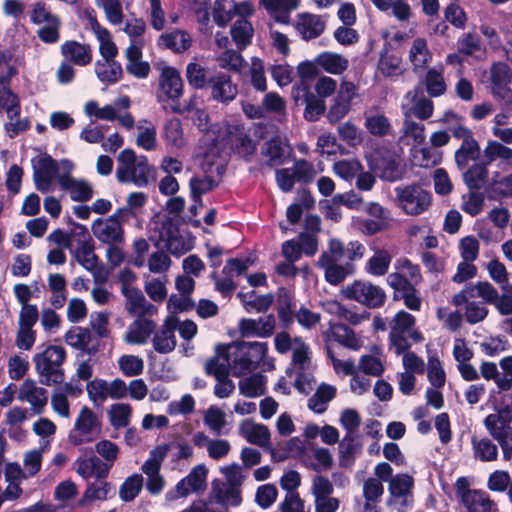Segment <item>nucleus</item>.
Masks as SVG:
<instances>
[{
    "instance_id": "nucleus-59",
    "label": "nucleus",
    "mask_w": 512,
    "mask_h": 512,
    "mask_svg": "<svg viewBox=\"0 0 512 512\" xmlns=\"http://www.w3.org/2000/svg\"><path fill=\"white\" fill-rule=\"evenodd\" d=\"M332 339L328 346L341 347V351H350L352 348V332L349 325L336 323L331 326Z\"/></svg>"
},
{
    "instance_id": "nucleus-44",
    "label": "nucleus",
    "mask_w": 512,
    "mask_h": 512,
    "mask_svg": "<svg viewBox=\"0 0 512 512\" xmlns=\"http://www.w3.org/2000/svg\"><path fill=\"white\" fill-rule=\"evenodd\" d=\"M315 63L330 74H341L349 66V60L333 52H323L315 58Z\"/></svg>"
},
{
    "instance_id": "nucleus-58",
    "label": "nucleus",
    "mask_w": 512,
    "mask_h": 512,
    "mask_svg": "<svg viewBox=\"0 0 512 512\" xmlns=\"http://www.w3.org/2000/svg\"><path fill=\"white\" fill-rule=\"evenodd\" d=\"M0 107L6 110L8 118L19 116V101L15 94L8 88L7 81L0 80Z\"/></svg>"
},
{
    "instance_id": "nucleus-31",
    "label": "nucleus",
    "mask_w": 512,
    "mask_h": 512,
    "mask_svg": "<svg viewBox=\"0 0 512 512\" xmlns=\"http://www.w3.org/2000/svg\"><path fill=\"white\" fill-rule=\"evenodd\" d=\"M61 53L68 61L78 66H86L92 61V50L88 44L66 41L61 46Z\"/></svg>"
},
{
    "instance_id": "nucleus-7",
    "label": "nucleus",
    "mask_w": 512,
    "mask_h": 512,
    "mask_svg": "<svg viewBox=\"0 0 512 512\" xmlns=\"http://www.w3.org/2000/svg\"><path fill=\"white\" fill-rule=\"evenodd\" d=\"M184 82L180 72L171 66L161 68L158 78L157 100L164 110H168L170 105L179 101L183 95Z\"/></svg>"
},
{
    "instance_id": "nucleus-30",
    "label": "nucleus",
    "mask_w": 512,
    "mask_h": 512,
    "mask_svg": "<svg viewBox=\"0 0 512 512\" xmlns=\"http://www.w3.org/2000/svg\"><path fill=\"white\" fill-rule=\"evenodd\" d=\"M352 83L346 79L342 80L335 103L329 110L328 118L331 122L340 121L351 108Z\"/></svg>"
},
{
    "instance_id": "nucleus-62",
    "label": "nucleus",
    "mask_w": 512,
    "mask_h": 512,
    "mask_svg": "<svg viewBox=\"0 0 512 512\" xmlns=\"http://www.w3.org/2000/svg\"><path fill=\"white\" fill-rule=\"evenodd\" d=\"M86 391L89 400L96 406H101L108 398V381L94 379L87 383Z\"/></svg>"
},
{
    "instance_id": "nucleus-49",
    "label": "nucleus",
    "mask_w": 512,
    "mask_h": 512,
    "mask_svg": "<svg viewBox=\"0 0 512 512\" xmlns=\"http://www.w3.org/2000/svg\"><path fill=\"white\" fill-rule=\"evenodd\" d=\"M480 156V146L476 140L462 141L461 146L455 152V162L460 170H464L469 161L477 160Z\"/></svg>"
},
{
    "instance_id": "nucleus-37",
    "label": "nucleus",
    "mask_w": 512,
    "mask_h": 512,
    "mask_svg": "<svg viewBox=\"0 0 512 512\" xmlns=\"http://www.w3.org/2000/svg\"><path fill=\"white\" fill-rule=\"evenodd\" d=\"M341 425L347 430V435L339 443V463L343 467H349L352 461V410L346 409L340 416Z\"/></svg>"
},
{
    "instance_id": "nucleus-29",
    "label": "nucleus",
    "mask_w": 512,
    "mask_h": 512,
    "mask_svg": "<svg viewBox=\"0 0 512 512\" xmlns=\"http://www.w3.org/2000/svg\"><path fill=\"white\" fill-rule=\"evenodd\" d=\"M137 317L138 318L131 323L125 332L124 340L128 344H145L156 328L154 321L144 316Z\"/></svg>"
},
{
    "instance_id": "nucleus-46",
    "label": "nucleus",
    "mask_w": 512,
    "mask_h": 512,
    "mask_svg": "<svg viewBox=\"0 0 512 512\" xmlns=\"http://www.w3.org/2000/svg\"><path fill=\"white\" fill-rule=\"evenodd\" d=\"M95 73L104 83H115L122 76V67L115 58L98 60L95 63Z\"/></svg>"
},
{
    "instance_id": "nucleus-23",
    "label": "nucleus",
    "mask_w": 512,
    "mask_h": 512,
    "mask_svg": "<svg viewBox=\"0 0 512 512\" xmlns=\"http://www.w3.org/2000/svg\"><path fill=\"white\" fill-rule=\"evenodd\" d=\"M326 27V21L321 15L304 12L297 15L296 30L305 40L320 36Z\"/></svg>"
},
{
    "instance_id": "nucleus-1",
    "label": "nucleus",
    "mask_w": 512,
    "mask_h": 512,
    "mask_svg": "<svg viewBox=\"0 0 512 512\" xmlns=\"http://www.w3.org/2000/svg\"><path fill=\"white\" fill-rule=\"evenodd\" d=\"M116 178L120 183H133L137 187L148 184L153 167L146 156H137L134 150H122L117 157Z\"/></svg>"
},
{
    "instance_id": "nucleus-63",
    "label": "nucleus",
    "mask_w": 512,
    "mask_h": 512,
    "mask_svg": "<svg viewBox=\"0 0 512 512\" xmlns=\"http://www.w3.org/2000/svg\"><path fill=\"white\" fill-rule=\"evenodd\" d=\"M414 487V479L411 475L402 473L394 476L389 482L391 497L410 495Z\"/></svg>"
},
{
    "instance_id": "nucleus-32",
    "label": "nucleus",
    "mask_w": 512,
    "mask_h": 512,
    "mask_svg": "<svg viewBox=\"0 0 512 512\" xmlns=\"http://www.w3.org/2000/svg\"><path fill=\"white\" fill-rule=\"evenodd\" d=\"M287 139L274 137L264 143L262 153L268 158L269 165H280L291 152Z\"/></svg>"
},
{
    "instance_id": "nucleus-38",
    "label": "nucleus",
    "mask_w": 512,
    "mask_h": 512,
    "mask_svg": "<svg viewBox=\"0 0 512 512\" xmlns=\"http://www.w3.org/2000/svg\"><path fill=\"white\" fill-rule=\"evenodd\" d=\"M125 55L128 60L126 64L128 73L140 79H144L149 75L150 66L147 62L142 61L140 45L136 43L130 44L125 51Z\"/></svg>"
},
{
    "instance_id": "nucleus-13",
    "label": "nucleus",
    "mask_w": 512,
    "mask_h": 512,
    "mask_svg": "<svg viewBox=\"0 0 512 512\" xmlns=\"http://www.w3.org/2000/svg\"><path fill=\"white\" fill-rule=\"evenodd\" d=\"M17 399L30 405L33 414L39 415L44 412L48 402V392L45 388L38 386L33 379L24 380L18 390Z\"/></svg>"
},
{
    "instance_id": "nucleus-33",
    "label": "nucleus",
    "mask_w": 512,
    "mask_h": 512,
    "mask_svg": "<svg viewBox=\"0 0 512 512\" xmlns=\"http://www.w3.org/2000/svg\"><path fill=\"white\" fill-rule=\"evenodd\" d=\"M73 254L80 265L95 273L98 266V257L94 253V246L89 236L84 235L82 239L77 240Z\"/></svg>"
},
{
    "instance_id": "nucleus-12",
    "label": "nucleus",
    "mask_w": 512,
    "mask_h": 512,
    "mask_svg": "<svg viewBox=\"0 0 512 512\" xmlns=\"http://www.w3.org/2000/svg\"><path fill=\"white\" fill-rule=\"evenodd\" d=\"M59 171L57 162L50 156H41L33 161V181L41 193L53 190V182Z\"/></svg>"
},
{
    "instance_id": "nucleus-19",
    "label": "nucleus",
    "mask_w": 512,
    "mask_h": 512,
    "mask_svg": "<svg viewBox=\"0 0 512 512\" xmlns=\"http://www.w3.org/2000/svg\"><path fill=\"white\" fill-rule=\"evenodd\" d=\"M125 296V309L133 316L153 315L157 312V308L149 303L142 291L131 285H122L121 289Z\"/></svg>"
},
{
    "instance_id": "nucleus-47",
    "label": "nucleus",
    "mask_w": 512,
    "mask_h": 512,
    "mask_svg": "<svg viewBox=\"0 0 512 512\" xmlns=\"http://www.w3.org/2000/svg\"><path fill=\"white\" fill-rule=\"evenodd\" d=\"M328 256H320L318 266L325 271V279L332 285L341 283L349 273V269Z\"/></svg>"
},
{
    "instance_id": "nucleus-27",
    "label": "nucleus",
    "mask_w": 512,
    "mask_h": 512,
    "mask_svg": "<svg viewBox=\"0 0 512 512\" xmlns=\"http://www.w3.org/2000/svg\"><path fill=\"white\" fill-rule=\"evenodd\" d=\"M239 433L249 443L259 447H266L270 443L271 433L269 428L251 419H245L239 424Z\"/></svg>"
},
{
    "instance_id": "nucleus-16",
    "label": "nucleus",
    "mask_w": 512,
    "mask_h": 512,
    "mask_svg": "<svg viewBox=\"0 0 512 512\" xmlns=\"http://www.w3.org/2000/svg\"><path fill=\"white\" fill-rule=\"evenodd\" d=\"M177 319L174 316H168L164 323L153 332L152 345L156 352L168 354L172 352L177 344L175 330Z\"/></svg>"
},
{
    "instance_id": "nucleus-50",
    "label": "nucleus",
    "mask_w": 512,
    "mask_h": 512,
    "mask_svg": "<svg viewBox=\"0 0 512 512\" xmlns=\"http://www.w3.org/2000/svg\"><path fill=\"white\" fill-rule=\"evenodd\" d=\"M489 200L512 197V173L499 180L492 179L485 189Z\"/></svg>"
},
{
    "instance_id": "nucleus-2",
    "label": "nucleus",
    "mask_w": 512,
    "mask_h": 512,
    "mask_svg": "<svg viewBox=\"0 0 512 512\" xmlns=\"http://www.w3.org/2000/svg\"><path fill=\"white\" fill-rule=\"evenodd\" d=\"M226 348L230 370L235 376L246 375L255 370L268 351L265 342H242Z\"/></svg>"
},
{
    "instance_id": "nucleus-57",
    "label": "nucleus",
    "mask_w": 512,
    "mask_h": 512,
    "mask_svg": "<svg viewBox=\"0 0 512 512\" xmlns=\"http://www.w3.org/2000/svg\"><path fill=\"white\" fill-rule=\"evenodd\" d=\"M236 9V2L234 0H217L213 6V20L214 22L224 27L234 17Z\"/></svg>"
},
{
    "instance_id": "nucleus-56",
    "label": "nucleus",
    "mask_w": 512,
    "mask_h": 512,
    "mask_svg": "<svg viewBox=\"0 0 512 512\" xmlns=\"http://www.w3.org/2000/svg\"><path fill=\"white\" fill-rule=\"evenodd\" d=\"M252 35L253 27L244 18L237 20L231 27V36L240 50L250 44Z\"/></svg>"
},
{
    "instance_id": "nucleus-48",
    "label": "nucleus",
    "mask_w": 512,
    "mask_h": 512,
    "mask_svg": "<svg viewBox=\"0 0 512 512\" xmlns=\"http://www.w3.org/2000/svg\"><path fill=\"white\" fill-rule=\"evenodd\" d=\"M486 163H475L463 172V181L469 190H480L488 179Z\"/></svg>"
},
{
    "instance_id": "nucleus-36",
    "label": "nucleus",
    "mask_w": 512,
    "mask_h": 512,
    "mask_svg": "<svg viewBox=\"0 0 512 512\" xmlns=\"http://www.w3.org/2000/svg\"><path fill=\"white\" fill-rule=\"evenodd\" d=\"M210 497L223 506H238L242 501L241 489L225 485L221 481H213Z\"/></svg>"
},
{
    "instance_id": "nucleus-61",
    "label": "nucleus",
    "mask_w": 512,
    "mask_h": 512,
    "mask_svg": "<svg viewBox=\"0 0 512 512\" xmlns=\"http://www.w3.org/2000/svg\"><path fill=\"white\" fill-rule=\"evenodd\" d=\"M171 259L164 251H155L147 259V266L151 275H167L171 267Z\"/></svg>"
},
{
    "instance_id": "nucleus-39",
    "label": "nucleus",
    "mask_w": 512,
    "mask_h": 512,
    "mask_svg": "<svg viewBox=\"0 0 512 512\" xmlns=\"http://www.w3.org/2000/svg\"><path fill=\"white\" fill-rule=\"evenodd\" d=\"M336 396V388L332 385L322 383L320 384L313 395L308 399V408L317 414H323L328 404Z\"/></svg>"
},
{
    "instance_id": "nucleus-21",
    "label": "nucleus",
    "mask_w": 512,
    "mask_h": 512,
    "mask_svg": "<svg viewBox=\"0 0 512 512\" xmlns=\"http://www.w3.org/2000/svg\"><path fill=\"white\" fill-rule=\"evenodd\" d=\"M375 169L379 172V177L387 182L402 180L406 173L405 167L390 151L385 154L378 153V157L375 159Z\"/></svg>"
},
{
    "instance_id": "nucleus-6",
    "label": "nucleus",
    "mask_w": 512,
    "mask_h": 512,
    "mask_svg": "<svg viewBox=\"0 0 512 512\" xmlns=\"http://www.w3.org/2000/svg\"><path fill=\"white\" fill-rule=\"evenodd\" d=\"M399 206L407 215L417 216L428 210L432 196L420 184L398 186L394 189Z\"/></svg>"
},
{
    "instance_id": "nucleus-15",
    "label": "nucleus",
    "mask_w": 512,
    "mask_h": 512,
    "mask_svg": "<svg viewBox=\"0 0 512 512\" xmlns=\"http://www.w3.org/2000/svg\"><path fill=\"white\" fill-rule=\"evenodd\" d=\"M192 119L198 129L205 133L202 138V143L211 146L207 148L205 152H212L213 156L220 155L226 132H224L222 136H216L218 130L216 127H210L209 116L204 109H197L196 112L193 113Z\"/></svg>"
},
{
    "instance_id": "nucleus-53",
    "label": "nucleus",
    "mask_w": 512,
    "mask_h": 512,
    "mask_svg": "<svg viewBox=\"0 0 512 512\" xmlns=\"http://www.w3.org/2000/svg\"><path fill=\"white\" fill-rule=\"evenodd\" d=\"M431 59V54L427 47V41L424 38L414 39L409 51V60L413 65V70L424 68Z\"/></svg>"
},
{
    "instance_id": "nucleus-54",
    "label": "nucleus",
    "mask_w": 512,
    "mask_h": 512,
    "mask_svg": "<svg viewBox=\"0 0 512 512\" xmlns=\"http://www.w3.org/2000/svg\"><path fill=\"white\" fill-rule=\"evenodd\" d=\"M292 366L296 371H309L311 366L309 347L300 338H294Z\"/></svg>"
},
{
    "instance_id": "nucleus-64",
    "label": "nucleus",
    "mask_w": 512,
    "mask_h": 512,
    "mask_svg": "<svg viewBox=\"0 0 512 512\" xmlns=\"http://www.w3.org/2000/svg\"><path fill=\"white\" fill-rule=\"evenodd\" d=\"M64 339L69 346L85 350L91 342L92 335L87 328L74 327L66 332Z\"/></svg>"
},
{
    "instance_id": "nucleus-51",
    "label": "nucleus",
    "mask_w": 512,
    "mask_h": 512,
    "mask_svg": "<svg viewBox=\"0 0 512 512\" xmlns=\"http://www.w3.org/2000/svg\"><path fill=\"white\" fill-rule=\"evenodd\" d=\"M266 379L260 374H253L239 381L240 393L249 398H255L265 393Z\"/></svg>"
},
{
    "instance_id": "nucleus-20",
    "label": "nucleus",
    "mask_w": 512,
    "mask_h": 512,
    "mask_svg": "<svg viewBox=\"0 0 512 512\" xmlns=\"http://www.w3.org/2000/svg\"><path fill=\"white\" fill-rule=\"evenodd\" d=\"M354 301L368 308H379L385 304V291L370 282L354 281Z\"/></svg>"
},
{
    "instance_id": "nucleus-26",
    "label": "nucleus",
    "mask_w": 512,
    "mask_h": 512,
    "mask_svg": "<svg viewBox=\"0 0 512 512\" xmlns=\"http://www.w3.org/2000/svg\"><path fill=\"white\" fill-rule=\"evenodd\" d=\"M299 4L300 0H259V5L270 17L281 24L290 22V14L298 8Z\"/></svg>"
},
{
    "instance_id": "nucleus-22",
    "label": "nucleus",
    "mask_w": 512,
    "mask_h": 512,
    "mask_svg": "<svg viewBox=\"0 0 512 512\" xmlns=\"http://www.w3.org/2000/svg\"><path fill=\"white\" fill-rule=\"evenodd\" d=\"M242 337H269L275 329V319L268 315L259 319H242L238 324Z\"/></svg>"
},
{
    "instance_id": "nucleus-34",
    "label": "nucleus",
    "mask_w": 512,
    "mask_h": 512,
    "mask_svg": "<svg viewBox=\"0 0 512 512\" xmlns=\"http://www.w3.org/2000/svg\"><path fill=\"white\" fill-rule=\"evenodd\" d=\"M91 30L99 44V53L103 59L115 58L118 54V48L113 40L111 33L100 26L96 19H90Z\"/></svg>"
},
{
    "instance_id": "nucleus-40",
    "label": "nucleus",
    "mask_w": 512,
    "mask_h": 512,
    "mask_svg": "<svg viewBox=\"0 0 512 512\" xmlns=\"http://www.w3.org/2000/svg\"><path fill=\"white\" fill-rule=\"evenodd\" d=\"M144 290L151 300L154 302H163L168 294L167 284L169 282L167 275L154 276L144 274Z\"/></svg>"
},
{
    "instance_id": "nucleus-25",
    "label": "nucleus",
    "mask_w": 512,
    "mask_h": 512,
    "mask_svg": "<svg viewBox=\"0 0 512 512\" xmlns=\"http://www.w3.org/2000/svg\"><path fill=\"white\" fill-rule=\"evenodd\" d=\"M73 467L76 473L83 479H103L107 477L110 466L107 463H103L102 460L96 456L90 458H78L74 463Z\"/></svg>"
},
{
    "instance_id": "nucleus-5",
    "label": "nucleus",
    "mask_w": 512,
    "mask_h": 512,
    "mask_svg": "<svg viewBox=\"0 0 512 512\" xmlns=\"http://www.w3.org/2000/svg\"><path fill=\"white\" fill-rule=\"evenodd\" d=\"M133 216L128 208H120L113 215L95 220L92 224L94 237L105 244H119L124 241L123 223Z\"/></svg>"
},
{
    "instance_id": "nucleus-9",
    "label": "nucleus",
    "mask_w": 512,
    "mask_h": 512,
    "mask_svg": "<svg viewBox=\"0 0 512 512\" xmlns=\"http://www.w3.org/2000/svg\"><path fill=\"white\" fill-rule=\"evenodd\" d=\"M219 155H212V152H203V163L202 167L205 176H195L190 180V189L194 200H198L202 194L211 191L218 185V179L215 178V174L220 176L223 171V166L216 160Z\"/></svg>"
},
{
    "instance_id": "nucleus-17",
    "label": "nucleus",
    "mask_w": 512,
    "mask_h": 512,
    "mask_svg": "<svg viewBox=\"0 0 512 512\" xmlns=\"http://www.w3.org/2000/svg\"><path fill=\"white\" fill-rule=\"evenodd\" d=\"M211 98L217 102L228 104L238 95V87L231 77L223 72H217L208 80Z\"/></svg>"
},
{
    "instance_id": "nucleus-3",
    "label": "nucleus",
    "mask_w": 512,
    "mask_h": 512,
    "mask_svg": "<svg viewBox=\"0 0 512 512\" xmlns=\"http://www.w3.org/2000/svg\"><path fill=\"white\" fill-rule=\"evenodd\" d=\"M66 359V351L61 346L50 345L43 352L33 357L35 370L43 385L62 384L64 371L62 365Z\"/></svg>"
},
{
    "instance_id": "nucleus-10",
    "label": "nucleus",
    "mask_w": 512,
    "mask_h": 512,
    "mask_svg": "<svg viewBox=\"0 0 512 512\" xmlns=\"http://www.w3.org/2000/svg\"><path fill=\"white\" fill-rule=\"evenodd\" d=\"M208 469L205 464L194 466L190 472L182 478L174 490L166 493V499L173 501L177 498L187 497L190 494H200L207 486Z\"/></svg>"
},
{
    "instance_id": "nucleus-11",
    "label": "nucleus",
    "mask_w": 512,
    "mask_h": 512,
    "mask_svg": "<svg viewBox=\"0 0 512 512\" xmlns=\"http://www.w3.org/2000/svg\"><path fill=\"white\" fill-rule=\"evenodd\" d=\"M512 70L504 62H495L490 68V87L493 97L503 106L512 105Z\"/></svg>"
},
{
    "instance_id": "nucleus-14",
    "label": "nucleus",
    "mask_w": 512,
    "mask_h": 512,
    "mask_svg": "<svg viewBox=\"0 0 512 512\" xmlns=\"http://www.w3.org/2000/svg\"><path fill=\"white\" fill-rule=\"evenodd\" d=\"M483 423L490 436L500 445L503 459L510 461L512 459V443L509 441L508 434L510 419H504L503 416L487 415Z\"/></svg>"
},
{
    "instance_id": "nucleus-42",
    "label": "nucleus",
    "mask_w": 512,
    "mask_h": 512,
    "mask_svg": "<svg viewBox=\"0 0 512 512\" xmlns=\"http://www.w3.org/2000/svg\"><path fill=\"white\" fill-rule=\"evenodd\" d=\"M113 494V488L106 481L91 483L87 486L78 504L80 506L90 505L94 501H105Z\"/></svg>"
},
{
    "instance_id": "nucleus-60",
    "label": "nucleus",
    "mask_w": 512,
    "mask_h": 512,
    "mask_svg": "<svg viewBox=\"0 0 512 512\" xmlns=\"http://www.w3.org/2000/svg\"><path fill=\"white\" fill-rule=\"evenodd\" d=\"M427 378L430 384L436 389H440L445 385L446 374L436 354L428 356Z\"/></svg>"
},
{
    "instance_id": "nucleus-55",
    "label": "nucleus",
    "mask_w": 512,
    "mask_h": 512,
    "mask_svg": "<svg viewBox=\"0 0 512 512\" xmlns=\"http://www.w3.org/2000/svg\"><path fill=\"white\" fill-rule=\"evenodd\" d=\"M425 87L429 96L439 97L446 92L447 86L442 69L430 68L425 76Z\"/></svg>"
},
{
    "instance_id": "nucleus-43",
    "label": "nucleus",
    "mask_w": 512,
    "mask_h": 512,
    "mask_svg": "<svg viewBox=\"0 0 512 512\" xmlns=\"http://www.w3.org/2000/svg\"><path fill=\"white\" fill-rule=\"evenodd\" d=\"M230 359L227 348L224 346L217 347V356L210 358L205 364V371L209 375H213L216 379H222L228 376L230 369Z\"/></svg>"
},
{
    "instance_id": "nucleus-18",
    "label": "nucleus",
    "mask_w": 512,
    "mask_h": 512,
    "mask_svg": "<svg viewBox=\"0 0 512 512\" xmlns=\"http://www.w3.org/2000/svg\"><path fill=\"white\" fill-rule=\"evenodd\" d=\"M160 239L164 242L166 249L177 257L185 254L192 248L191 239L182 234L171 222L163 224Z\"/></svg>"
},
{
    "instance_id": "nucleus-45",
    "label": "nucleus",
    "mask_w": 512,
    "mask_h": 512,
    "mask_svg": "<svg viewBox=\"0 0 512 512\" xmlns=\"http://www.w3.org/2000/svg\"><path fill=\"white\" fill-rule=\"evenodd\" d=\"M132 406L128 403L119 402L112 404L107 410V417L114 429L128 427L132 417Z\"/></svg>"
},
{
    "instance_id": "nucleus-4",
    "label": "nucleus",
    "mask_w": 512,
    "mask_h": 512,
    "mask_svg": "<svg viewBox=\"0 0 512 512\" xmlns=\"http://www.w3.org/2000/svg\"><path fill=\"white\" fill-rule=\"evenodd\" d=\"M102 431L101 415L84 405L78 411L73 427L68 433V442L80 446L94 442Z\"/></svg>"
},
{
    "instance_id": "nucleus-8",
    "label": "nucleus",
    "mask_w": 512,
    "mask_h": 512,
    "mask_svg": "<svg viewBox=\"0 0 512 512\" xmlns=\"http://www.w3.org/2000/svg\"><path fill=\"white\" fill-rule=\"evenodd\" d=\"M169 451L170 445L160 444L155 446L141 467L142 472L147 476L146 489L152 495L160 494L165 487V479L160 470Z\"/></svg>"
},
{
    "instance_id": "nucleus-52",
    "label": "nucleus",
    "mask_w": 512,
    "mask_h": 512,
    "mask_svg": "<svg viewBox=\"0 0 512 512\" xmlns=\"http://www.w3.org/2000/svg\"><path fill=\"white\" fill-rule=\"evenodd\" d=\"M474 457L482 462L495 461L498 458L497 446L488 438L478 440L475 436L471 440Z\"/></svg>"
},
{
    "instance_id": "nucleus-28",
    "label": "nucleus",
    "mask_w": 512,
    "mask_h": 512,
    "mask_svg": "<svg viewBox=\"0 0 512 512\" xmlns=\"http://www.w3.org/2000/svg\"><path fill=\"white\" fill-rule=\"evenodd\" d=\"M462 504L468 512H497V505L491 500L489 494L479 489L467 490L463 493Z\"/></svg>"
},
{
    "instance_id": "nucleus-24",
    "label": "nucleus",
    "mask_w": 512,
    "mask_h": 512,
    "mask_svg": "<svg viewBox=\"0 0 512 512\" xmlns=\"http://www.w3.org/2000/svg\"><path fill=\"white\" fill-rule=\"evenodd\" d=\"M60 187L70 194L73 201H88L93 196L92 186L83 179H76L67 174L57 176Z\"/></svg>"
},
{
    "instance_id": "nucleus-35",
    "label": "nucleus",
    "mask_w": 512,
    "mask_h": 512,
    "mask_svg": "<svg viewBox=\"0 0 512 512\" xmlns=\"http://www.w3.org/2000/svg\"><path fill=\"white\" fill-rule=\"evenodd\" d=\"M135 145L146 151H154L158 147L157 128L147 119L140 120L136 125Z\"/></svg>"
},
{
    "instance_id": "nucleus-41",
    "label": "nucleus",
    "mask_w": 512,
    "mask_h": 512,
    "mask_svg": "<svg viewBox=\"0 0 512 512\" xmlns=\"http://www.w3.org/2000/svg\"><path fill=\"white\" fill-rule=\"evenodd\" d=\"M163 139L168 146L174 149L185 147L187 141L180 119L174 117L165 122L163 126Z\"/></svg>"
}]
</instances>
